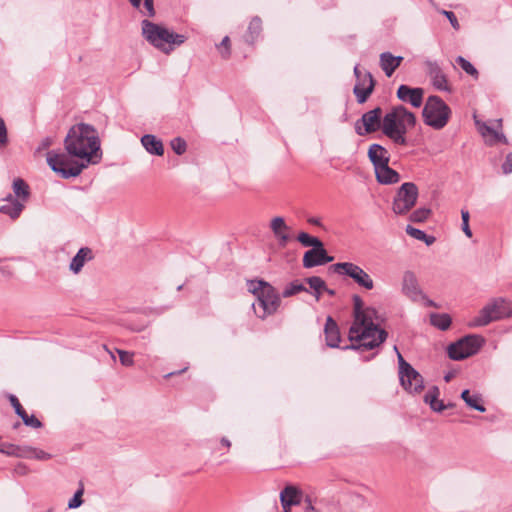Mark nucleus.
Returning a JSON list of instances; mask_svg holds the SVG:
<instances>
[{"instance_id": "393cba45", "label": "nucleus", "mask_w": 512, "mask_h": 512, "mask_svg": "<svg viewBox=\"0 0 512 512\" xmlns=\"http://www.w3.org/2000/svg\"><path fill=\"white\" fill-rule=\"evenodd\" d=\"M376 180L380 184L391 185L400 181L399 173L389 167V164L375 170Z\"/></svg>"}, {"instance_id": "39448f33", "label": "nucleus", "mask_w": 512, "mask_h": 512, "mask_svg": "<svg viewBox=\"0 0 512 512\" xmlns=\"http://www.w3.org/2000/svg\"><path fill=\"white\" fill-rule=\"evenodd\" d=\"M249 291L257 298L256 303L253 304V309L259 318L265 319L278 310L281 298L277 290L268 282L263 280L251 281Z\"/></svg>"}, {"instance_id": "58836bf2", "label": "nucleus", "mask_w": 512, "mask_h": 512, "mask_svg": "<svg viewBox=\"0 0 512 512\" xmlns=\"http://www.w3.org/2000/svg\"><path fill=\"white\" fill-rule=\"evenodd\" d=\"M455 62L469 75H471L472 77H474L475 79L478 78V71L477 69L468 61L466 60L464 57L462 56H458L456 59H455Z\"/></svg>"}, {"instance_id": "680f3d73", "label": "nucleus", "mask_w": 512, "mask_h": 512, "mask_svg": "<svg viewBox=\"0 0 512 512\" xmlns=\"http://www.w3.org/2000/svg\"><path fill=\"white\" fill-rule=\"evenodd\" d=\"M7 203H11L13 202V200H18L17 198H15L12 194H8L5 199H4Z\"/></svg>"}, {"instance_id": "2f4dec72", "label": "nucleus", "mask_w": 512, "mask_h": 512, "mask_svg": "<svg viewBox=\"0 0 512 512\" xmlns=\"http://www.w3.org/2000/svg\"><path fill=\"white\" fill-rule=\"evenodd\" d=\"M24 209V204L19 200H13L11 203H6L0 206V213L8 215L11 219H17Z\"/></svg>"}, {"instance_id": "338daca9", "label": "nucleus", "mask_w": 512, "mask_h": 512, "mask_svg": "<svg viewBox=\"0 0 512 512\" xmlns=\"http://www.w3.org/2000/svg\"><path fill=\"white\" fill-rule=\"evenodd\" d=\"M444 378H445V381L448 382V381H450L451 376L450 375H446Z\"/></svg>"}, {"instance_id": "72a5a7b5", "label": "nucleus", "mask_w": 512, "mask_h": 512, "mask_svg": "<svg viewBox=\"0 0 512 512\" xmlns=\"http://www.w3.org/2000/svg\"><path fill=\"white\" fill-rule=\"evenodd\" d=\"M305 281L309 285L310 289L313 290V295L315 296L316 300L319 301L324 289H326L325 281L318 276L308 277L305 279Z\"/></svg>"}, {"instance_id": "4be33fe9", "label": "nucleus", "mask_w": 512, "mask_h": 512, "mask_svg": "<svg viewBox=\"0 0 512 512\" xmlns=\"http://www.w3.org/2000/svg\"><path fill=\"white\" fill-rule=\"evenodd\" d=\"M476 125L488 145L493 146L498 142L508 144V140L503 133L496 131L486 123H480L479 121H476Z\"/></svg>"}, {"instance_id": "b1692460", "label": "nucleus", "mask_w": 512, "mask_h": 512, "mask_svg": "<svg viewBox=\"0 0 512 512\" xmlns=\"http://www.w3.org/2000/svg\"><path fill=\"white\" fill-rule=\"evenodd\" d=\"M402 61V56H393L390 52H383L380 54V66L387 77L392 76Z\"/></svg>"}, {"instance_id": "5fc2aeb1", "label": "nucleus", "mask_w": 512, "mask_h": 512, "mask_svg": "<svg viewBox=\"0 0 512 512\" xmlns=\"http://www.w3.org/2000/svg\"><path fill=\"white\" fill-rule=\"evenodd\" d=\"M307 222L311 225H315V226H322V223H321V220L320 218H317V217H309L307 219Z\"/></svg>"}, {"instance_id": "f257e3e1", "label": "nucleus", "mask_w": 512, "mask_h": 512, "mask_svg": "<svg viewBox=\"0 0 512 512\" xmlns=\"http://www.w3.org/2000/svg\"><path fill=\"white\" fill-rule=\"evenodd\" d=\"M65 152L50 151L47 163L62 178L77 177L88 166L102 158L96 129L86 123L72 126L64 139Z\"/></svg>"}, {"instance_id": "aec40b11", "label": "nucleus", "mask_w": 512, "mask_h": 512, "mask_svg": "<svg viewBox=\"0 0 512 512\" xmlns=\"http://www.w3.org/2000/svg\"><path fill=\"white\" fill-rule=\"evenodd\" d=\"M374 89V80L370 73L364 75L363 82H358L354 86L353 92L358 103L362 104L367 101Z\"/></svg>"}, {"instance_id": "a211bd4d", "label": "nucleus", "mask_w": 512, "mask_h": 512, "mask_svg": "<svg viewBox=\"0 0 512 512\" xmlns=\"http://www.w3.org/2000/svg\"><path fill=\"white\" fill-rule=\"evenodd\" d=\"M368 158L374 166V170L389 164L388 150L380 144H371L368 149Z\"/></svg>"}, {"instance_id": "6ab92c4d", "label": "nucleus", "mask_w": 512, "mask_h": 512, "mask_svg": "<svg viewBox=\"0 0 512 512\" xmlns=\"http://www.w3.org/2000/svg\"><path fill=\"white\" fill-rule=\"evenodd\" d=\"M270 228L278 241L279 246L285 247L290 241V236L287 233L289 227L286 225L283 217L277 216L271 220Z\"/></svg>"}, {"instance_id": "473e14b6", "label": "nucleus", "mask_w": 512, "mask_h": 512, "mask_svg": "<svg viewBox=\"0 0 512 512\" xmlns=\"http://www.w3.org/2000/svg\"><path fill=\"white\" fill-rule=\"evenodd\" d=\"M0 452L8 456L28 457V447H21L10 443H0Z\"/></svg>"}, {"instance_id": "09e8293b", "label": "nucleus", "mask_w": 512, "mask_h": 512, "mask_svg": "<svg viewBox=\"0 0 512 512\" xmlns=\"http://www.w3.org/2000/svg\"><path fill=\"white\" fill-rule=\"evenodd\" d=\"M394 350L397 353L398 364H399V373L406 372L407 369H411L412 366L408 362L405 361V359L403 358V356L399 352L397 346H394Z\"/></svg>"}, {"instance_id": "4d7b16f0", "label": "nucleus", "mask_w": 512, "mask_h": 512, "mask_svg": "<svg viewBox=\"0 0 512 512\" xmlns=\"http://www.w3.org/2000/svg\"><path fill=\"white\" fill-rule=\"evenodd\" d=\"M422 241L425 242L427 246H430L436 241V238L432 235L426 234V237Z\"/></svg>"}, {"instance_id": "4468645a", "label": "nucleus", "mask_w": 512, "mask_h": 512, "mask_svg": "<svg viewBox=\"0 0 512 512\" xmlns=\"http://www.w3.org/2000/svg\"><path fill=\"white\" fill-rule=\"evenodd\" d=\"M332 261L333 257L327 254V251L322 244L321 247L311 248L306 251L302 259V264L304 268L309 269Z\"/></svg>"}, {"instance_id": "e2e57ef3", "label": "nucleus", "mask_w": 512, "mask_h": 512, "mask_svg": "<svg viewBox=\"0 0 512 512\" xmlns=\"http://www.w3.org/2000/svg\"><path fill=\"white\" fill-rule=\"evenodd\" d=\"M323 292H326L329 296H334L335 295V290L330 289L327 286H326V289H324Z\"/></svg>"}, {"instance_id": "c03bdc74", "label": "nucleus", "mask_w": 512, "mask_h": 512, "mask_svg": "<svg viewBox=\"0 0 512 512\" xmlns=\"http://www.w3.org/2000/svg\"><path fill=\"white\" fill-rule=\"evenodd\" d=\"M83 489L76 491L74 496L69 500L68 507L70 509L78 508L82 504Z\"/></svg>"}, {"instance_id": "ea45409f", "label": "nucleus", "mask_w": 512, "mask_h": 512, "mask_svg": "<svg viewBox=\"0 0 512 512\" xmlns=\"http://www.w3.org/2000/svg\"><path fill=\"white\" fill-rule=\"evenodd\" d=\"M171 148L177 155H182L187 150V143L186 141L181 137H176L173 140H171Z\"/></svg>"}, {"instance_id": "49530a36", "label": "nucleus", "mask_w": 512, "mask_h": 512, "mask_svg": "<svg viewBox=\"0 0 512 512\" xmlns=\"http://www.w3.org/2000/svg\"><path fill=\"white\" fill-rule=\"evenodd\" d=\"M461 217H462V230L466 236L471 237L472 232L469 227V212L467 210H462Z\"/></svg>"}, {"instance_id": "8fccbe9b", "label": "nucleus", "mask_w": 512, "mask_h": 512, "mask_svg": "<svg viewBox=\"0 0 512 512\" xmlns=\"http://www.w3.org/2000/svg\"><path fill=\"white\" fill-rule=\"evenodd\" d=\"M8 143L7 127L4 120L0 117V145L5 146Z\"/></svg>"}, {"instance_id": "2eb2a0df", "label": "nucleus", "mask_w": 512, "mask_h": 512, "mask_svg": "<svg viewBox=\"0 0 512 512\" xmlns=\"http://www.w3.org/2000/svg\"><path fill=\"white\" fill-rule=\"evenodd\" d=\"M399 379L401 386L409 393H420L424 389L423 377L413 367L399 373Z\"/></svg>"}, {"instance_id": "20e7f679", "label": "nucleus", "mask_w": 512, "mask_h": 512, "mask_svg": "<svg viewBox=\"0 0 512 512\" xmlns=\"http://www.w3.org/2000/svg\"><path fill=\"white\" fill-rule=\"evenodd\" d=\"M143 38L154 48L169 55L176 47L181 46L187 39L183 34L175 33L163 25L147 19L141 22Z\"/></svg>"}, {"instance_id": "f03ea898", "label": "nucleus", "mask_w": 512, "mask_h": 512, "mask_svg": "<svg viewBox=\"0 0 512 512\" xmlns=\"http://www.w3.org/2000/svg\"><path fill=\"white\" fill-rule=\"evenodd\" d=\"M353 301V323L349 329L350 346L344 349L372 350L379 347L387 338L388 333L379 327L375 321L378 314L373 307H364L362 298L355 294Z\"/></svg>"}, {"instance_id": "e433bc0d", "label": "nucleus", "mask_w": 512, "mask_h": 512, "mask_svg": "<svg viewBox=\"0 0 512 512\" xmlns=\"http://www.w3.org/2000/svg\"><path fill=\"white\" fill-rule=\"evenodd\" d=\"M297 240L305 247H321L323 242L317 237L311 236L306 232H300L297 236Z\"/></svg>"}, {"instance_id": "79ce46f5", "label": "nucleus", "mask_w": 512, "mask_h": 512, "mask_svg": "<svg viewBox=\"0 0 512 512\" xmlns=\"http://www.w3.org/2000/svg\"><path fill=\"white\" fill-rule=\"evenodd\" d=\"M28 457L27 458H35L38 460H48L51 458V455L43 450H37L28 447Z\"/></svg>"}, {"instance_id": "a19ab883", "label": "nucleus", "mask_w": 512, "mask_h": 512, "mask_svg": "<svg viewBox=\"0 0 512 512\" xmlns=\"http://www.w3.org/2000/svg\"><path fill=\"white\" fill-rule=\"evenodd\" d=\"M116 352L118 353L120 362L123 366L130 367L134 364V353L121 349H116Z\"/></svg>"}, {"instance_id": "423d86ee", "label": "nucleus", "mask_w": 512, "mask_h": 512, "mask_svg": "<svg viewBox=\"0 0 512 512\" xmlns=\"http://www.w3.org/2000/svg\"><path fill=\"white\" fill-rule=\"evenodd\" d=\"M512 316V302L506 298L498 297L492 299L474 318L472 325L483 327L491 322L499 321Z\"/></svg>"}, {"instance_id": "cd10ccee", "label": "nucleus", "mask_w": 512, "mask_h": 512, "mask_svg": "<svg viewBox=\"0 0 512 512\" xmlns=\"http://www.w3.org/2000/svg\"><path fill=\"white\" fill-rule=\"evenodd\" d=\"M439 388L437 386L431 387L424 396L425 403L430 405V408L435 412H442L448 406L444 405L443 401L439 400Z\"/></svg>"}, {"instance_id": "c85d7f7f", "label": "nucleus", "mask_w": 512, "mask_h": 512, "mask_svg": "<svg viewBox=\"0 0 512 512\" xmlns=\"http://www.w3.org/2000/svg\"><path fill=\"white\" fill-rule=\"evenodd\" d=\"M262 31V20L255 16L251 19L248 30L245 35V41L249 44H253L255 40L260 36Z\"/></svg>"}, {"instance_id": "c756f323", "label": "nucleus", "mask_w": 512, "mask_h": 512, "mask_svg": "<svg viewBox=\"0 0 512 512\" xmlns=\"http://www.w3.org/2000/svg\"><path fill=\"white\" fill-rule=\"evenodd\" d=\"M461 398L463 401L472 409H475L479 412H485L486 408L482 404V397L480 394H470L468 389H465L461 393Z\"/></svg>"}, {"instance_id": "f3484780", "label": "nucleus", "mask_w": 512, "mask_h": 512, "mask_svg": "<svg viewBox=\"0 0 512 512\" xmlns=\"http://www.w3.org/2000/svg\"><path fill=\"white\" fill-rule=\"evenodd\" d=\"M302 492L293 485H287L280 493V502L285 512L301 503Z\"/></svg>"}, {"instance_id": "774afa93", "label": "nucleus", "mask_w": 512, "mask_h": 512, "mask_svg": "<svg viewBox=\"0 0 512 512\" xmlns=\"http://www.w3.org/2000/svg\"><path fill=\"white\" fill-rule=\"evenodd\" d=\"M309 510L313 511L314 510V507L310 504L309 506Z\"/></svg>"}, {"instance_id": "0e129e2a", "label": "nucleus", "mask_w": 512, "mask_h": 512, "mask_svg": "<svg viewBox=\"0 0 512 512\" xmlns=\"http://www.w3.org/2000/svg\"><path fill=\"white\" fill-rule=\"evenodd\" d=\"M185 370H186V368H184L183 370H181V371H179V372H171V373H168V374L166 375V377L168 378V377H171V376H173V375H175V374L182 373V372H184Z\"/></svg>"}, {"instance_id": "13d9d810", "label": "nucleus", "mask_w": 512, "mask_h": 512, "mask_svg": "<svg viewBox=\"0 0 512 512\" xmlns=\"http://www.w3.org/2000/svg\"><path fill=\"white\" fill-rule=\"evenodd\" d=\"M141 1H142V0H129V2L131 3V5H132L134 8H136V9H140Z\"/></svg>"}, {"instance_id": "de8ad7c7", "label": "nucleus", "mask_w": 512, "mask_h": 512, "mask_svg": "<svg viewBox=\"0 0 512 512\" xmlns=\"http://www.w3.org/2000/svg\"><path fill=\"white\" fill-rule=\"evenodd\" d=\"M143 8L144 10H140L142 14L147 15L149 17L155 16L154 0H144Z\"/></svg>"}, {"instance_id": "a18cd8bd", "label": "nucleus", "mask_w": 512, "mask_h": 512, "mask_svg": "<svg viewBox=\"0 0 512 512\" xmlns=\"http://www.w3.org/2000/svg\"><path fill=\"white\" fill-rule=\"evenodd\" d=\"M219 49L224 48V50H221L220 53L223 58L227 59L230 57L231 51H230V38L228 36H225L221 43L218 46Z\"/></svg>"}, {"instance_id": "864d4df0", "label": "nucleus", "mask_w": 512, "mask_h": 512, "mask_svg": "<svg viewBox=\"0 0 512 512\" xmlns=\"http://www.w3.org/2000/svg\"><path fill=\"white\" fill-rule=\"evenodd\" d=\"M53 143V139L51 137H45L40 145H39V150H45V149H48Z\"/></svg>"}, {"instance_id": "0eeeda50", "label": "nucleus", "mask_w": 512, "mask_h": 512, "mask_svg": "<svg viewBox=\"0 0 512 512\" xmlns=\"http://www.w3.org/2000/svg\"><path fill=\"white\" fill-rule=\"evenodd\" d=\"M451 110L449 106L436 95L427 98L422 111L423 120L426 125L434 129H442L446 126Z\"/></svg>"}, {"instance_id": "bf43d9fd", "label": "nucleus", "mask_w": 512, "mask_h": 512, "mask_svg": "<svg viewBox=\"0 0 512 512\" xmlns=\"http://www.w3.org/2000/svg\"><path fill=\"white\" fill-rule=\"evenodd\" d=\"M354 74H355V76L357 77L358 82H360V81H361V78H360V77H361V72H360V69H359V66H358V65H356V66L354 67Z\"/></svg>"}, {"instance_id": "6e6552de", "label": "nucleus", "mask_w": 512, "mask_h": 512, "mask_svg": "<svg viewBox=\"0 0 512 512\" xmlns=\"http://www.w3.org/2000/svg\"><path fill=\"white\" fill-rule=\"evenodd\" d=\"M418 187L413 182L403 183L397 190L392 203V210L397 215L407 214L416 204Z\"/></svg>"}, {"instance_id": "37998d69", "label": "nucleus", "mask_w": 512, "mask_h": 512, "mask_svg": "<svg viewBox=\"0 0 512 512\" xmlns=\"http://www.w3.org/2000/svg\"><path fill=\"white\" fill-rule=\"evenodd\" d=\"M406 233L417 239V240H420L422 241L425 237H426V233L418 228H415L411 225H407L406 229H405Z\"/></svg>"}, {"instance_id": "ddd939ff", "label": "nucleus", "mask_w": 512, "mask_h": 512, "mask_svg": "<svg viewBox=\"0 0 512 512\" xmlns=\"http://www.w3.org/2000/svg\"><path fill=\"white\" fill-rule=\"evenodd\" d=\"M402 292L413 302H419L421 298H425L417 277L412 271H405L403 274Z\"/></svg>"}, {"instance_id": "dca6fc26", "label": "nucleus", "mask_w": 512, "mask_h": 512, "mask_svg": "<svg viewBox=\"0 0 512 512\" xmlns=\"http://www.w3.org/2000/svg\"><path fill=\"white\" fill-rule=\"evenodd\" d=\"M424 89L420 87L412 88L408 85H400L397 89V97L402 102L411 104L419 108L423 103Z\"/></svg>"}, {"instance_id": "3c124183", "label": "nucleus", "mask_w": 512, "mask_h": 512, "mask_svg": "<svg viewBox=\"0 0 512 512\" xmlns=\"http://www.w3.org/2000/svg\"><path fill=\"white\" fill-rule=\"evenodd\" d=\"M502 171L506 175L512 173V152L506 156V159L502 164Z\"/></svg>"}, {"instance_id": "412c9836", "label": "nucleus", "mask_w": 512, "mask_h": 512, "mask_svg": "<svg viewBox=\"0 0 512 512\" xmlns=\"http://www.w3.org/2000/svg\"><path fill=\"white\" fill-rule=\"evenodd\" d=\"M9 401L11 405L13 406L15 413L22 419L23 423L26 426L32 427V428H41L42 423L40 420H38L34 415H28L25 411V409L20 404L18 398L10 394L9 395Z\"/></svg>"}, {"instance_id": "7c9ffc66", "label": "nucleus", "mask_w": 512, "mask_h": 512, "mask_svg": "<svg viewBox=\"0 0 512 512\" xmlns=\"http://www.w3.org/2000/svg\"><path fill=\"white\" fill-rule=\"evenodd\" d=\"M15 197L22 203L28 200L30 196V188L28 184L21 178H16L12 184Z\"/></svg>"}, {"instance_id": "4c0bfd02", "label": "nucleus", "mask_w": 512, "mask_h": 512, "mask_svg": "<svg viewBox=\"0 0 512 512\" xmlns=\"http://www.w3.org/2000/svg\"><path fill=\"white\" fill-rule=\"evenodd\" d=\"M431 214V210L428 209V208H419V209H416L414 210L410 216H409V220L411 222H414V223H423L425 222L428 217L430 216Z\"/></svg>"}, {"instance_id": "c9c22d12", "label": "nucleus", "mask_w": 512, "mask_h": 512, "mask_svg": "<svg viewBox=\"0 0 512 512\" xmlns=\"http://www.w3.org/2000/svg\"><path fill=\"white\" fill-rule=\"evenodd\" d=\"M309 292L308 289L299 280H295L286 285L282 292L284 298L291 297L300 292Z\"/></svg>"}, {"instance_id": "9b49d317", "label": "nucleus", "mask_w": 512, "mask_h": 512, "mask_svg": "<svg viewBox=\"0 0 512 512\" xmlns=\"http://www.w3.org/2000/svg\"><path fill=\"white\" fill-rule=\"evenodd\" d=\"M382 114V109L380 107L367 111L359 120L356 121L355 132L358 135L363 136L365 134L374 133L379 129L382 130Z\"/></svg>"}, {"instance_id": "052dcab7", "label": "nucleus", "mask_w": 512, "mask_h": 512, "mask_svg": "<svg viewBox=\"0 0 512 512\" xmlns=\"http://www.w3.org/2000/svg\"><path fill=\"white\" fill-rule=\"evenodd\" d=\"M221 444L227 448H230L231 446V442L226 437H223L221 439Z\"/></svg>"}, {"instance_id": "f8f14e48", "label": "nucleus", "mask_w": 512, "mask_h": 512, "mask_svg": "<svg viewBox=\"0 0 512 512\" xmlns=\"http://www.w3.org/2000/svg\"><path fill=\"white\" fill-rule=\"evenodd\" d=\"M424 65L433 87L440 91L451 92L447 75L444 73L438 62L427 59L425 60Z\"/></svg>"}, {"instance_id": "5701e85b", "label": "nucleus", "mask_w": 512, "mask_h": 512, "mask_svg": "<svg viewBox=\"0 0 512 512\" xmlns=\"http://www.w3.org/2000/svg\"><path fill=\"white\" fill-rule=\"evenodd\" d=\"M326 344L331 348L339 347L341 340L340 332L335 320L328 316L324 328Z\"/></svg>"}, {"instance_id": "1a4fd4ad", "label": "nucleus", "mask_w": 512, "mask_h": 512, "mask_svg": "<svg viewBox=\"0 0 512 512\" xmlns=\"http://www.w3.org/2000/svg\"><path fill=\"white\" fill-rule=\"evenodd\" d=\"M483 338L477 335H468L448 347V356L452 360H463L476 354L481 348Z\"/></svg>"}, {"instance_id": "9d476101", "label": "nucleus", "mask_w": 512, "mask_h": 512, "mask_svg": "<svg viewBox=\"0 0 512 512\" xmlns=\"http://www.w3.org/2000/svg\"><path fill=\"white\" fill-rule=\"evenodd\" d=\"M330 269L339 275L350 277L358 286L366 290L374 288V281L371 276L360 266L352 262L335 263L330 266Z\"/></svg>"}, {"instance_id": "69168bd1", "label": "nucleus", "mask_w": 512, "mask_h": 512, "mask_svg": "<svg viewBox=\"0 0 512 512\" xmlns=\"http://www.w3.org/2000/svg\"><path fill=\"white\" fill-rule=\"evenodd\" d=\"M20 422H16L14 425H13V428L14 429H18L20 427Z\"/></svg>"}, {"instance_id": "a878e982", "label": "nucleus", "mask_w": 512, "mask_h": 512, "mask_svg": "<svg viewBox=\"0 0 512 512\" xmlns=\"http://www.w3.org/2000/svg\"><path fill=\"white\" fill-rule=\"evenodd\" d=\"M93 258L92 256V250L88 247H82L78 250L77 254L72 258V261L70 263V270L74 274H78L86 261L91 260Z\"/></svg>"}, {"instance_id": "bb28decb", "label": "nucleus", "mask_w": 512, "mask_h": 512, "mask_svg": "<svg viewBox=\"0 0 512 512\" xmlns=\"http://www.w3.org/2000/svg\"><path fill=\"white\" fill-rule=\"evenodd\" d=\"M141 143L146 151L152 155L162 156L164 154L162 141L152 134L142 136Z\"/></svg>"}, {"instance_id": "7ed1b4c3", "label": "nucleus", "mask_w": 512, "mask_h": 512, "mask_svg": "<svg viewBox=\"0 0 512 512\" xmlns=\"http://www.w3.org/2000/svg\"><path fill=\"white\" fill-rule=\"evenodd\" d=\"M416 116L403 105H395L383 116L382 133L396 146H407V133L416 126Z\"/></svg>"}, {"instance_id": "6e6d98bb", "label": "nucleus", "mask_w": 512, "mask_h": 512, "mask_svg": "<svg viewBox=\"0 0 512 512\" xmlns=\"http://www.w3.org/2000/svg\"><path fill=\"white\" fill-rule=\"evenodd\" d=\"M420 301H423L424 305L427 307H437L436 303L433 300H430L426 295L425 298H421Z\"/></svg>"}, {"instance_id": "603ef678", "label": "nucleus", "mask_w": 512, "mask_h": 512, "mask_svg": "<svg viewBox=\"0 0 512 512\" xmlns=\"http://www.w3.org/2000/svg\"><path fill=\"white\" fill-rule=\"evenodd\" d=\"M443 14L447 17V19L449 20L452 27L454 29L458 30L460 26H459V22L457 20L456 15L452 11H446V10L443 11Z\"/></svg>"}, {"instance_id": "f704fd0d", "label": "nucleus", "mask_w": 512, "mask_h": 512, "mask_svg": "<svg viewBox=\"0 0 512 512\" xmlns=\"http://www.w3.org/2000/svg\"><path fill=\"white\" fill-rule=\"evenodd\" d=\"M430 322L434 327L445 331L450 327L452 320L451 317L446 313H432L430 315Z\"/></svg>"}]
</instances>
